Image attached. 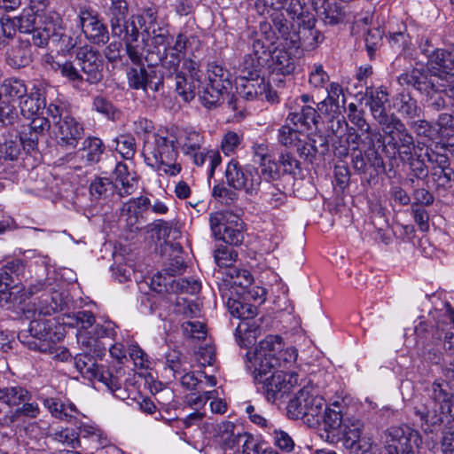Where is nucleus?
<instances>
[{
    "instance_id": "1",
    "label": "nucleus",
    "mask_w": 454,
    "mask_h": 454,
    "mask_svg": "<svg viewBox=\"0 0 454 454\" xmlns=\"http://www.w3.org/2000/svg\"><path fill=\"white\" fill-rule=\"evenodd\" d=\"M183 68L189 73L190 82L183 74L176 76V92L186 102L192 101L198 94L202 104L211 108L225 99L227 106L231 110L239 109V100L231 95V74L223 66L212 62L208 65L207 80L201 81L202 73L199 63L192 59H184Z\"/></svg>"
},
{
    "instance_id": "2",
    "label": "nucleus",
    "mask_w": 454,
    "mask_h": 454,
    "mask_svg": "<svg viewBox=\"0 0 454 454\" xmlns=\"http://www.w3.org/2000/svg\"><path fill=\"white\" fill-rule=\"evenodd\" d=\"M309 0H270L271 22L286 45L311 51L323 40L315 28V14L309 8Z\"/></svg>"
},
{
    "instance_id": "3",
    "label": "nucleus",
    "mask_w": 454,
    "mask_h": 454,
    "mask_svg": "<svg viewBox=\"0 0 454 454\" xmlns=\"http://www.w3.org/2000/svg\"><path fill=\"white\" fill-rule=\"evenodd\" d=\"M59 303V325L76 328V339L78 344L86 351L93 352L97 357H101L106 347L101 339H114L116 336V325L114 322L107 320L102 324H96L92 312L79 310L70 312L74 307V300L68 295L60 294Z\"/></svg>"
},
{
    "instance_id": "4",
    "label": "nucleus",
    "mask_w": 454,
    "mask_h": 454,
    "mask_svg": "<svg viewBox=\"0 0 454 454\" xmlns=\"http://www.w3.org/2000/svg\"><path fill=\"white\" fill-rule=\"evenodd\" d=\"M452 71H428L414 68L402 74L398 82L402 86H411L425 97L427 106L435 112L449 107L454 108V83L450 78L454 77Z\"/></svg>"
},
{
    "instance_id": "5",
    "label": "nucleus",
    "mask_w": 454,
    "mask_h": 454,
    "mask_svg": "<svg viewBox=\"0 0 454 454\" xmlns=\"http://www.w3.org/2000/svg\"><path fill=\"white\" fill-rule=\"evenodd\" d=\"M454 408V392L447 380L437 379L427 388V397L414 407V414L425 432L449 422Z\"/></svg>"
},
{
    "instance_id": "6",
    "label": "nucleus",
    "mask_w": 454,
    "mask_h": 454,
    "mask_svg": "<svg viewBox=\"0 0 454 454\" xmlns=\"http://www.w3.org/2000/svg\"><path fill=\"white\" fill-rule=\"evenodd\" d=\"M258 393L262 394L270 403L282 402L298 384L296 372H284L272 368L259 367L250 370Z\"/></svg>"
},
{
    "instance_id": "7",
    "label": "nucleus",
    "mask_w": 454,
    "mask_h": 454,
    "mask_svg": "<svg viewBox=\"0 0 454 454\" xmlns=\"http://www.w3.org/2000/svg\"><path fill=\"white\" fill-rule=\"evenodd\" d=\"M176 138L160 134L149 135L144 140L142 154L145 163L156 170H163L169 176H176L181 171V166L176 162L177 149Z\"/></svg>"
},
{
    "instance_id": "8",
    "label": "nucleus",
    "mask_w": 454,
    "mask_h": 454,
    "mask_svg": "<svg viewBox=\"0 0 454 454\" xmlns=\"http://www.w3.org/2000/svg\"><path fill=\"white\" fill-rule=\"evenodd\" d=\"M59 168L71 163V168L80 169L76 148L84 134L83 125L67 111H59Z\"/></svg>"
},
{
    "instance_id": "9",
    "label": "nucleus",
    "mask_w": 454,
    "mask_h": 454,
    "mask_svg": "<svg viewBox=\"0 0 454 454\" xmlns=\"http://www.w3.org/2000/svg\"><path fill=\"white\" fill-rule=\"evenodd\" d=\"M236 295L237 290L235 294H229L224 300L230 314L240 319L235 331L236 340L240 347H247L253 344L260 334L259 325L254 321L258 315V309L255 305L245 301V298Z\"/></svg>"
},
{
    "instance_id": "10",
    "label": "nucleus",
    "mask_w": 454,
    "mask_h": 454,
    "mask_svg": "<svg viewBox=\"0 0 454 454\" xmlns=\"http://www.w3.org/2000/svg\"><path fill=\"white\" fill-rule=\"evenodd\" d=\"M182 153L189 156L198 167H201L206 160H209L207 176L212 178L215 168L221 164L222 158L217 151L202 149L205 143L204 137L193 129H184L176 137Z\"/></svg>"
},
{
    "instance_id": "11",
    "label": "nucleus",
    "mask_w": 454,
    "mask_h": 454,
    "mask_svg": "<svg viewBox=\"0 0 454 454\" xmlns=\"http://www.w3.org/2000/svg\"><path fill=\"white\" fill-rule=\"evenodd\" d=\"M325 406V399L314 387L304 386L289 401L286 413L290 419H303L310 427H315V418H318L320 410Z\"/></svg>"
},
{
    "instance_id": "12",
    "label": "nucleus",
    "mask_w": 454,
    "mask_h": 454,
    "mask_svg": "<svg viewBox=\"0 0 454 454\" xmlns=\"http://www.w3.org/2000/svg\"><path fill=\"white\" fill-rule=\"evenodd\" d=\"M188 41L187 36L180 33L176 35L174 44L171 47L167 48L165 51H158L154 56L153 51L147 50L145 61L149 66H153L154 64L160 62L161 67L169 75L175 74L176 81L177 74H183L190 82L188 71L183 67L179 70L181 61L183 60L184 62L185 59H184V56L187 49Z\"/></svg>"
},
{
    "instance_id": "13",
    "label": "nucleus",
    "mask_w": 454,
    "mask_h": 454,
    "mask_svg": "<svg viewBox=\"0 0 454 454\" xmlns=\"http://www.w3.org/2000/svg\"><path fill=\"white\" fill-rule=\"evenodd\" d=\"M209 223L215 239L232 246L242 244L244 223L237 215L229 211L215 212L210 214Z\"/></svg>"
},
{
    "instance_id": "14",
    "label": "nucleus",
    "mask_w": 454,
    "mask_h": 454,
    "mask_svg": "<svg viewBox=\"0 0 454 454\" xmlns=\"http://www.w3.org/2000/svg\"><path fill=\"white\" fill-rule=\"evenodd\" d=\"M57 331L51 325L39 321H31L27 330L20 331L18 338L28 348L38 350L45 354H54L57 357Z\"/></svg>"
},
{
    "instance_id": "15",
    "label": "nucleus",
    "mask_w": 454,
    "mask_h": 454,
    "mask_svg": "<svg viewBox=\"0 0 454 454\" xmlns=\"http://www.w3.org/2000/svg\"><path fill=\"white\" fill-rule=\"evenodd\" d=\"M227 184L235 190L243 191L250 196L256 195L262 184V176L257 168L253 165L242 167L232 159L225 169Z\"/></svg>"
},
{
    "instance_id": "16",
    "label": "nucleus",
    "mask_w": 454,
    "mask_h": 454,
    "mask_svg": "<svg viewBox=\"0 0 454 454\" xmlns=\"http://www.w3.org/2000/svg\"><path fill=\"white\" fill-rule=\"evenodd\" d=\"M82 349L85 353L75 356L72 366L84 378L90 380H98L102 382L113 394L121 389V383L117 377L114 376L109 370L97 364L95 358L97 356L93 352Z\"/></svg>"
},
{
    "instance_id": "17",
    "label": "nucleus",
    "mask_w": 454,
    "mask_h": 454,
    "mask_svg": "<svg viewBox=\"0 0 454 454\" xmlns=\"http://www.w3.org/2000/svg\"><path fill=\"white\" fill-rule=\"evenodd\" d=\"M382 126L387 138L386 148H391L393 156L398 154L402 161L409 160L414 150V139L403 122L395 117Z\"/></svg>"
},
{
    "instance_id": "18",
    "label": "nucleus",
    "mask_w": 454,
    "mask_h": 454,
    "mask_svg": "<svg viewBox=\"0 0 454 454\" xmlns=\"http://www.w3.org/2000/svg\"><path fill=\"white\" fill-rule=\"evenodd\" d=\"M36 13L32 10L24 9L17 18V26L20 33L32 34V42L38 47H43L50 40L55 43L54 36L57 35V25L53 20L45 21L43 27H35Z\"/></svg>"
},
{
    "instance_id": "19",
    "label": "nucleus",
    "mask_w": 454,
    "mask_h": 454,
    "mask_svg": "<svg viewBox=\"0 0 454 454\" xmlns=\"http://www.w3.org/2000/svg\"><path fill=\"white\" fill-rule=\"evenodd\" d=\"M80 412L73 403H61L59 408V442L64 447L80 446L78 434Z\"/></svg>"
},
{
    "instance_id": "20",
    "label": "nucleus",
    "mask_w": 454,
    "mask_h": 454,
    "mask_svg": "<svg viewBox=\"0 0 454 454\" xmlns=\"http://www.w3.org/2000/svg\"><path fill=\"white\" fill-rule=\"evenodd\" d=\"M387 450L398 454H416L420 442L419 434L408 425L391 427L387 430Z\"/></svg>"
},
{
    "instance_id": "21",
    "label": "nucleus",
    "mask_w": 454,
    "mask_h": 454,
    "mask_svg": "<svg viewBox=\"0 0 454 454\" xmlns=\"http://www.w3.org/2000/svg\"><path fill=\"white\" fill-rule=\"evenodd\" d=\"M284 347L283 340L278 335H269L260 341L252 355L247 354V370L262 367L272 368L273 364H277L275 358L280 349Z\"/></svg>"
},
{
    "instance_id": "22",
    "label": "nucleus",
    "mask_w": 454,
    "mask_h": 454,
    "mask_svg": "<svg viewBox=\"0 0 454 454\" xmlns=\"http://www.w3.org/2000/svg\"><path fill=\"white\" fill-rule=\"evenodd\" d=\"M238 95L247 100L266 99L270 103L278 101L277 91L273 90L263 76L236 79Z\"/></svg>"
},
{
    "instance_id": "23",
    "label": "nucleus",
    "mask_w": 454,
    "mask_h": 454,
    "mask_svg": "<svg viewBox=\"0 0 454 454\" xmlns=\"http://www.w3.org/2000/svg\"><path fill=\"white\" fill-rule=\"evenodd\" d=\"M74 60L81 68L84 78V83L98 84L103 80V59L99 51L90 47H81L76 51Z\"/></svg>"
},
{
    "instance_id": "24",
    "label": "nucleus",
    "mask_w": 454,
    "mask_h": 454,
    "mask_svg": "<svg viewBox=\"0 0 454 454\" xmlns=\"http://www.w3.org/2000/svg\"><path fill=\"white\" fill-rule=\"evenodd\" d=\"M80 27L88 41L94 44H105L109 40L107 27L92 9L80 10Z\"/></svg>"
},
{
    "instance_id": "25",
    "label": "nucleus",
    "mask_w": 454,
    "mask_h": 454,
    "mask_svg": "<svg viewBox=\"0 0 454 454\" xmlns=\"http://www.w3.org/2000/svg\"><path fill=\"white\" fill-rule=\"evenodd\" d=\"M25 272V265L20 260L8 262L0 269V306L11 300V289L18 287L20 277Z\"/></svg>"
},
{
    "instance_id": "26",
    "label": "nucleus",
    "mask_w": 454,
    "mask_h": 454,
    "mask_svg": "<svg viewBox=\"0 0 454 454\" xmlns=\"http://www.w3.org/2000/svg\"><path fill=\"white\" fill-rule=\"evenodd\" d=\"M127 77L129 87L134 90H146L149 88L158 91L163 86L162 75L153 66H149V70L144 67H131L127 72Z\"/></svg>"
},
{
    "instance_id": "27",
    "label": "nucleus",
    "mask_w": 454,
    "mask_h": 454,
    "mask_svg": "<svg viewBox=\"0 0 454 454\" xmlns=\"http://www.w3.org/2000/svg\"><path fill=\"white\" fill-rule=\"evenodd\" d=\"M365 95L368 98L367 105L370 106L371 113L380 125H385L396 117L393 114H388L386 110V103L388 101V93L384 88H367Z\"/></svg>"
},
{
    "instance_id": "28",
    "label": "nucleus",
    "mask_w": 454,
    "mask_h": 454,
    "mask_svg": "<svg viewBox=\"0 0 454 454\" xmlns=\"http://www.w3.org/2000/svg\"><path fill=\"white\" fill-rule=\"evenodd\" d=\"M224 278L221 283H218V289L222 298L224 300L229 294H235L233 290L236 287L246 289L253 283V276L244 269L230 268L224 273Z\"/></svg>"
},
{
    "instance_id": "29",
    "label": "nucleus",
    "mask_w": 454,
    "mask_h": 454,
    "mask_svg": "<svg viewBox=\"0 0 454 454\" xmlns=\"http://www.w3.org/2000/svg\"><path fill=\"white\" fill-rule=\"evenodd\" d=\"M114 189L121 197L129 196L137 188V176L136 172L129 171L127 164L118 162L114 170Z\"/></svg>"
},
{
    "instance_id": "30",
    "label": "nucleus",
    "mask_w": 454,
    "mask_h": 454,
    "mask_svg": "<svg viewBox=\"0 0 454 454\" xmlns=\"http://www.w3.org/2000/svg\"><path fill=\"white\" fill-rule=\"evenodd\" d=\"M130 27L122 35L125 42V51L133 64L140 66L143 64V59H145L146 57V54L145 55V46L144 41H138L139 31L136 23L132 22Z\"/></svg>"
},
{
    "instance_id": "31",
    "label": "nucleus",
    "mask_w": 454,
    "mask_h": 454,
    "mask_svg": "<svg viewBox=\"0 0 454 454\" xmlns=\"http://www.w3.org/2000/svg\"><path fill=\"white\" fill-rule=\"evenodd\" d=\"M128 4L126 0H111L109 8L113 36L121 37L124 31L129 29L132 21H126Z\"/></svg>"
},
{
    "instance_id": "32",
    "label": "nucleus",
    "mask_w": 454,
    "mask_h": 454,
    "mask_svg": "<svg viewBox=\"0 0 454 454\" xmlns=\"http://www.w3.org/2000/svg\"><path fill=\"white\" fill-rule=\"evenodd\" d=\"M30 120L27 128L21 131L27 152L36 148L39 136L44 135V132L48 131L51 127L49 120L39 114L30 118Z\"/></svg>"
},
{
    "instance_id": "33",
    "label": "nucleus",
    "mask_w": 454,
    "mask_h": 454,
    "mask_svg": "<svg viewBox=\"0 0 454 454\" xmlns=\"http://www.w3.org/2000/svg\"><path fill=\"white\" fill-rule=\"evenodd\" d=\"M32 61V53L29 39L19 40L6 51V63L13 68H21L28 66Z\"/></svg>"
},
{
    "instance_id": "34",
    "label": "nucleus",
    "mask_w": 454,
    "mask_h": 454,
    "mask_svg": "<svg viewBox=\"0 0 454 454\" xmlns=\"http://www.w3.org/2000/svg\"><path fill=\"white\" fill-rule=\"evenodd\" d=\"M393 106L396 112L404 119L414 120L423 114V109L419 105L417 99L408 92L403 91L398 93L394 98Z\"/></svg>"
},
{
    "instance_id": "35",
    "label": "nucleus",
    "mask_w": 454,
    "mask_h": 454,
    "mask_svg": "<svg viewBox=\"0 0 454 454\" xmlns=\"http://www.w3.org/2000/svg\"><path fill=\"white\" fill-rule=\"evenodd\" d=\"M236 427L231 421H223L217 425L216 437L218 442L226 449H232L245 442V437H252L247 434L235 433Z\"/></svg>"
},
{
    "instance_id": "36",
    "label": "nucleus",
    "mask_w": 454,
    "mask_h": 454,
    "mask_svg": "<svg viewBox=\"0 0 454 454\" xmlns=\"http://www.w3.org/2000/svg\"><path fill=\"white\" fill-rule=\"evenodd\" d=\"M313 10L317 12L325 24L336 25L343 20L344 12L337 3L328 0H312Z\"/></svg>"
},
{
    "instance_id": "37",
    "label": "nucleus",
    "mask_w": 454,
    "mask_h": 454,
    "mask_svg": "<svg viewBox=\"0 0 454 454\" xmlns=\"http://www.w3.org/2000/svg\"><path fill=\"white\" fill-rule=\"evenodd\" d=\"M271 69L276 74L290 75L296 67V59L283 49H277L271 55Z\"/></svg>"
},
{
    "instance_id": "38",
    "label": "nucleus",
    "mask_w": 454,
    "mask_h": 454,
    "mask_svg": "<svg viewBox=\"0 0 454 454\" xmlns=\"http://www.w3.org/2000/svg\"><path fill=\"white\" fill-rule=\"evenodd\" d=\"M63 61L59 60V69L62 77L67 79V82L76 90H83L84 78L81 74L79 66L74 57L73 59L64 58Z\"/></svg>"
},
{
    "instance_id": "39",
    "label": "nucleus",
    "mask_w": 454,
    "mask_h": 454,
    "mask_svg": "<svg viewBox=\"0 0 454 454\" xmlns=\"http://www.w3.org/2000/svg\"><path fill=\"white\" fill-rule=\"evenodd\" d=\"M318 418H315V426H319L321 423L324 429L327 433V440L329 434L339 429L342 424V415L339 410V406L335 405L333 408H326L325 406L320 410Z\"/></svg>"
},
{
    "instance_id": "40",
    "label": "nucleus",
    "mask_w": 454,
    "mask_h": 454,
    "mask_svg": "<svg viewBox=\"0 0 454 454\" xmlns=\"http://www.w3.org/2000/svg\"><path fill=\"white\" fill-rule=\"evenodd\" d=\"M21 148L27 151L23 134L21 132L14 135L10 134L4 138L3 143H0V160H16L20 153Z\"/></svg>"
},
{
    "instance_id": "41",
    "label": "nucleus",
    "mask_w": 454,
    "mask_h": 454,
    "mask_svg": "<svg viewBox=\"0 0 454 454\" xmlns=\"http://www.w3.org/2000/svg\"><path fill=\"white\" fill-rule=\"evenodd\" d=\"M317 117L319 116L314 107L303 106L299 112L290 113L286 121L292 123L298 130L309 129L312 124L317 123Z\"/></svg>"
},
{
    "instance_id": "42",
    "label": "nucleus",
    "mask_w": 454,
    "mask_h": 454,
    "mask_svg": "<svg viewBox=\"0 0 454 454\" xmlns=\"http://www.w3.org/2000/svg\"><path fill=\"white\" fill-rule=\"evenodd\" d=\"M348 120L353 123L364 136L363 143L373 145L375 141L381 142L382 135L376 129H372L364 118L362 110L348 114Z\"/></svg>"
},
{
    "instance_id": "43",
    "label": "nucleus",
    "mask_w": 454,
    "mask_h": 454,
    "mask_svg": "<svg viewBox=\"0 0 454 454\" xmlns=\"http://www.w3.org/2000/svg\"><path fill=\"white\" fill-rule=\"evenodd\" d=\"M82 145V159L86 161L87 165L98 163L105 152L103 141L97 137H88Z\"/></svg>"
},
{
    "instance_id": "44",
    "label": "nucleus",
    "mask_w": 454,
    "mask_h": 454,
    "mask_svg": "<svg viewBox=\"0 0 454 454\" xmlns=\"http://www.w3.org/2000/svg\"><path fill=\"white\" fill-rule=\"evenodd\" d=\"M31 398V393L19 385L0 388V401L9 406H19Z\"/></svg>"
},
{
    "instance_id": "45",
    "label": "nucleus",
    "mask_w": 454,
    "mask_h": 454,
    "mask_svg": "<svg viewBox=\"0 0 454 454\" xmlns=\"http://www.w3.org/2000/svg\"><path fill=\"white\" fill-rule=\"evenodd\" d=\"M327 97L317 104V107L319 111H323L325 106H330V111H334L339 109L340 106H344L346 103L345 96L343 93V89L341 85L338 82H333L326 88ZM325 113H328L329 110L326 108L325 110Z\"/></svg>"
},
{
    "instance_id": "46",
    "label": "nucleus",
    "mask_w": 454,
    "mask_h": 454,
    "mask_svg": "<svg viewBox=\"0 0 454 454\" xmlns=\"http://www.w3.org/2000/svg\"><path fill=\"white\" fill-rule=\"evenodd\" d=\"M364 146L367 147V150H365V158L367 161V167L368 169L372 168L375 174H379L385 171V165L382 157L378 153L376 147H384L385 146V141L384 137L382 136L381 142L375 141V144L373 145H371L369 144L364 143Z\"/></svg>"
},
{
    "instance_id": "47",
    "label": "nucleus",
    "mask_w": 454,
    "mask_h": 454,
    "mask_svg": "<svg viewBox=\"0 0 454 454\" xmlns=\"http://www.w3.org/2000/svg\"><path fill=\"white\" fill-rule=\"evenodd\" d=\"M262 199L266 204V207L276 209L285 205L287 200V195L273 184H268L265 191L262 192Z\"/></svg>"
},
{
    "instance_id": "48",
    "label": "nucleus",
    "mask_w": 454,
    "mask_h": 454,
    "mask_svg": "<svg viewBox=\"0 0 454 454\" xmlns=\"http://www.w3.org/2000/svg\"><path fill=\"white\" fill-rule=\"evenodd\" d=\"M75 31L68 32L63 30L62 33L59 32V55L63 58H70L75 56L76 51L81 47H76L77 37L74 35Z\"/></svg>"
},
{
    "instance_id": "49",
    "label": "nucleus",
    "mask_w": 454,
    "mask_h": 454,
    "mask_svg": "<svg viewBox=\"0 0 454 454\" xmlns=\"http://www.w3.org/2000/svg\"><path fill=\"white\" fill-rule=\"evenodd\" d=\"M274 446L284 452L294 450L295 443L293 437L280 427L275 426L268 434Z\"/></svg>"
},
{
    "instance_id": "50",
    "label": "nucleus",
    "mask_w": 454,
    "mask_h": 454,
    "mask_svg": "<svg viewBox=\"0 0 454 454\" xmlns=\"http://www.w3.org/2000/svg\"><path fill=\"white\" fill-rule=\"evenodd\" d=\"M92 109L111 121L118 120L121 117V112L103 96H96L93 98Z\"/></svg>"
},
{
    "instance_id": "51",
    "label": "nucleus",
    "mask_w": 454,
    "mask_h": 454,
    "mask_svg": "<svg viewBox=\"0 0 454 454\" xmlns=\"http://www.w3.org/2000/svg\"><path fill=\"white\" fill-rule=\"evenodd\" d=\"M260 59L252 54H247L239 67V75L236 79H247L248 77H258L260 74Z\"/></svg>"
},
{
    "instance_id": "52",
    "label": "nucleus",
    "mask_w": 454,
    "mask_h": 454,
    "mask_svg": "<svg viewBox=\"0 0 454 454\" xmlns=\"http://www.w3.org/2000/svg\"><path fill=\"white\" fill-rule=\"evenodd\" d=\"M301 136V131L295 128H291L289 125H284L278 130V143L287 149H292L294 148L295 145H299Z\"/></svg>"
},
{
    "instance_id": "53",
    "label": "nucleus",
    "mask_w": 454,
    "mask_h": 454,
    "mask_svg": "<svg viewBox=\"0 0 454 454\" xmlns=\"http://www.w3.org/2000/svg\"><path fill=\"white\" fill-rule=\"evenodd\" d=\"M43 105V102L41 101L39 94H27L20 101V113L25 118L30 119L38 115Z\"/></svg>"
},
{
    "instance_id": "54",
    "label": "nucleus",
    "mask_w": 454,
    "mask_h": 454,
    "mask_svg": "<svg viewBox=\"0 0 454 454\" xmlns=\"http://www.w3.org/2000/svg\"><path fill=\"white\" fill-rule=\"evenodd\" d=\"M5 96L12 98L21 99L27 95V86L23 80L19 78H7L2 83Z\"/></svg>"
},
{
    "instance_id": "55",
    "label": "nucleus",
    "mask_w": 454,
    "mask_h": 454,
    "mask_svg": "<svg viewBox=\"0 0 454 454\" xmlns=\"http://www.w3.org/2000/svg\"><path fill=\"white\" fill-rule=\"evenodd\" d=\"M431 175L438 188L447 189L454 184V170L450 164L443 168H432Z\"/></svg>"
},
{
    "instance_id": "56",
    "label": "nucleus",
    "mask_w": 454,
    "mask_h": 454,
    "mask_svg": "<svg viewBox=\"0 0 454 454\" xmlns=\"http://www.w3.org/2000/svg\"><path fill=\"white\" fill-rule=\"evenodd\" d=\"M166 364L175 376L189 370L186 356L177 350H171L166 355Z\"/></svg>"
},
{
    "instance_id": "57",
    "label": "nucleus",
    "mask_w": 454,
    "mask_h": 454,
    "mask_svg": "<svg viewBox=\"0 0 454 454\" xmlns=\"http://www.w3.org/2000/svg\"><path fill=\"white\" fill-rule=\"evenodd\" d=\"M115 150L126 160H130L136 153V140L131 135H121L114 139Z\"/></svg>"
},
{
    "instance_id": "58",
    "label": "nucleus",
    "mask_w": 454,
    "mask_h": 454,
    "mask_svg": "<svg viewBox=\"0 0 454 454\" xmlns=\"http://www.w3.org/2000/svg\"><path fill=\"white\" fill-rule=\"evenodd\" d=\"M114 190V182L106 177H97L90 185V194L97 199L106 198Z\"/></svg>"
},
{
    "instance_id": "59",
    "label": "nucleus",
    "mask_w": 454,
    "mask_h": 454,
    "mask_svg": "<svg viewBox=\"0 0 454 454\" xmlns=\"http://www.w3.org/2000/svg\"><path fill=\"white\" fill-rule=\"evenodd\" d=\"M237 257L238 254L234 249L223 245L214 252L215 262L219 267L232 268L231 266L236 262Z\"/></svg>"
},
{
    "instance_id": "60",
    "label": "nucleus",
    "mask_w": 454,
    "mask_h": 454,
    "mask_svg": "<svg viewBox=\"0 0 454 454\" xmlns=\"http://www.w3.org/2000/svg\"><path fill=\"white\" fill-rule=\"evenodd\" d=\"M329 74L322 64L315 63L309 67V83L315 89H322L329 82Z\"/></svg>"
},
{
    "instance_id": "61",
    "label": "nucleus",
    "mask_w": 454,
    "mask_h": 454,
    "mask_svg": "<svg viewBox=\"0 0 454 454\" xmlns=\"http://www.w3.org/2000/svg\"><path fill=\"white\" fill-rule=\"evenodd\" d=\"M201 287L200 282L193 278H184L173 281L171 289L176 292L196 294Z\"/></svg>"
},
{
    "instance_id": "62",
    "label": "nucleus",
    "mask_w": 454,
    "mask_h": 454,
    "mask_svg": "<svg viewBox=\"0 0 454 454\" xmlns=\"http://www.w3.org/2000/svg\"><path fill=\"white\" fill-rule=\"evenodd\" d=\"M80 27V12L77 13L74 8H70L64 12L63 17L59 21V30L68 32L74 31V28Z\"/></svg>"
},
{
    "instance_id": "63",
    "label": "nucleus",
    "mask_w": 454,
    "mask_h": 454,
    "mask_svg": "<svg viewBox=\"0 0 454 454\" xmlns=\"http://www.w3.org/2000/svg\"><path fill=\"white\" fill-rule=\"evenodd\" d=\"M261 168V176L263 177L265 182L272 184L271 182L278 180L280 177V171L278 163L270 159L266 161L259 162Z\"/></svg>"
},
{
    "instance_id": "64",
    "label": "nucleus",
    "mask_w": 454,
    "mask_h": 454,
    "mask_svg": "<svg viewBox=\"0 0 454 454\" xmlns=\"http://www.w3.org/2000/svg\"><path fill=\"white\" fill-rule=\"evenodd\" d=\"M182 330L186 337L204 340L207 336L205 325L199 321H186L182 324Z\"/></svg>"
}]
</instances>
